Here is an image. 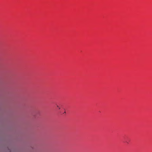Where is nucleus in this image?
<instances>
[{"mask_svg": "<svg viewBox=\"0 0 152 152\" xmlns=\"http://www.w3.org/2000/svg\"><path fill=\"white\" fill-rule=\"evenodd\" d=\"M57 107H58H58H58V105H57Z\"/></svg>", "mask_w": 152, "mask_h": 152, "instance_id": "obj_1", "label": "nucleus"}, {"mask_svg": "<svg viewBox=\"0 0 152 152\" xmlns=\"http://www.w3.org/2000/svg\"><path fill=\"white\" fill-rule=\"evenodd\" d=\"M58 109H60V108L59 107H58Z\"/></svg>", "mask_w": 152, "mask_h": 152, "instance_id": "obj_2", "label": "nucleus"}, {"mask_svg": "<svg viewBox=\"0 0 152 152\" xmlns=\"http://www.w3.org/2000/svg\"><path fill=\"white\" fill-rule=\"evenodd\" d=\"M64 113H66V112H64Z\"/></svg>", "mask_w": 152, "mask_h": 152, "instance_id": "obj_3", "label": "nucleus"}]
</instances>
